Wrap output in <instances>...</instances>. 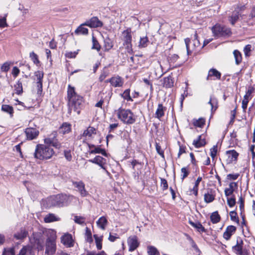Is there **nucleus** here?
Wrapping results in <instances>:
<instances>
[{"instance_id":"obj_4","label":"nucleus","mask_w":255,"mask_h":255,"mask_svg":"<svg viewBox=\"0 0 255 255\" xmlns=\"http://www.w3.org/2000/svg\"><path fill=\"white\" fill-rule=\"evenodd\" d=\"M47 236L45 253L47 255H53L56 250V232L52 229H49L45 232Z\"/></svg>"},{"instance_id":"obj_15","label":"nucleus","mask_w":255,"mask_h":255,"mask_svg":"<svg viewBox=\"0 0 255 255\" xmlns=\"http://www.w3.org/2000/svg\"><path fill=\"white\" fill-rule=\"evenodd\" d=\"M25 133L27 139L32 140L38 135L39 131L34 128H28L25 129Z\"/></svg>"},{"instance_id":"obj_29","label":"nucleus","mask_w":255,"mask_h":255,"mask_svg":"<svg viewBox=\"0 0 255 255\" xmlns=\"http://www.w3.org/2000/svg\"><path fill=\"white\" fill-rule=\"evenodd\" d=\"M148 43V38L146 36L140 37L138 47L139 48L146 47Z\"/></svg>"},{"instance_id":"obj_36","label":"nucleus","mask_w":255,"mask_h":255,"mask_svg":"<svg viewBox=\"0 0 255 255\" xmlns=\"http://www.w3.org/2000/svg\"><path fill=\"white\" fill-rule=\"evenodd\" d=\"M121 97L127 101H132V99L130 96V90L129 89L126 90L123 93L121 94Z\"/></svg>"},{"instance_id":"obj_12","label":"nucleus","mask_w":255,"mask_h":255,"mask_svg":"<svg viewBox=\"0 0 255 255\" xmlns=\"http://www.w3.org/2000/svg\"><path fill=\"white\" fill-rule=\"evenodd\" d=\"M84 24L91 28L102 27L103 25V22L96 16L92 17L89 20L86 21L84 22Z\"/></svg>"},{"instance_id":"obj_5","label":"nucleus","mask_w":255,"mask_h":255,"mask_svg":"<svg viewBox=\"0 0 255 255\" xmlns=\"http://www.w3.org/2000/svg\"><path fill=\"white\" fill-rule=\"evenodd\" d=\"M116 112L118 118L124 124L131 125L135 122V117L130 110L120 108Z\"/></svg>"},{"instance_id":"obj_8","label":"nucleus","mask_w":255,"mask_h":255,"mask_svg":"<svg viewBox=\"0 0 255 255\" xmlns=\"http://www.w3.org/2000/svg\"><path fill=\"white\" fill-rule=\"evenodd\" d=\"M244 242L241 238L237 237L236 245L232 247L233 252L237 255H248V251L244 249Z\"/></svg>"},{"instance_id":"obj_28","label":"nucleus","mask_w":255,"mask_h":255,"mask_svg":"<svg viewBox=\"0 0 255 255\" xmlns=\"http://www.w3.org/2000/svg\"><path fill=\"white\" fill-rule=\"evenodd\" d=\"M190 224L194 228H196L197 231L199 232L200 233H203L206 232V229L205 228L202 226V225L199 223V222H193L192 221H189Z\"/></svg>"},{"instance_id":"obj_50","label":"nucleus","mask_w":255,"mask_h":255,"mask_svg":"<svg viewBox=\"0 0 255 255\" xmlns=\"http://www.w3.org/2000/svg\"><path fill=\"white\" fill-rule=\"evenodd\" d=\"M181 171L183 174L181 175V179L183 181L185 178H186L189 174V171L187 167H182L181 169Z\"/></svg>"},{"instance_id":"obj_54","label":"nucleus","mask_w":255,"mask_h":255,"mask_svg":"<svg viewBox=\"0 0 255 255\" xmlns=\"http://www.w3.org/2000/svg\"><path fill=\"white\" fill-rule=\"evenodd\" d=\"M74 221L77 224L82 225L85 222V218L81 216H75L74 217Z\"/></svg>"},{"instance_id":"obj_44","label":"nucleus","mask_w":255,"mask_h":255,"mask_svg":"<svg viewBox=\"0 0 255 255\" xmlns=\"http://www.w3.org/2000/svg\"><path fill=\"white\" fill-rule=\"evenodd\" d=\"M29 57L34 64L36 65L39 64L40 61L38 59V56L34 52H31V53H30Z\"/></svg>"},{"instance_id":"obj_37","label":"nucleus","mask_w":255,"mask_h":255,"mask_svg":"<svg viewBox=\"0 0 255 255\" xmlns=\"http://www.w3.org/2000/svg\"><path fill=\"white\" fill-rule=\"evenodd\" d=\"M95 133V128L93 127H89L86 130L84 131L83 135L84 136L90 137L93 134Z\"/></svg>"},{"instance_id":"obj_22","label":"nucleus","mask_w":255,"mask_h":255,"mask_svg":"<svg viewBox=\"0 0 255 255\" xmlns=\"http://www.w3.org/2000/svg\"><path fill=\"white\" fill-rule=\"evenodd\" d=\"M84 26H86L85 24H84V23L79 26L74 31L75 34L76 35H88L89 30L88 28L84 27Z\"/></svg>"},{"instance_id":"obj_24","label":"nucleus","mask_w":255,"mask_h":255,"mask_svg":"<svg viewBox=\"0 0 255 255\" xmlns=\"http://www.w3.org/2000/svg\"><path fill=\"white\" fill-rule=\"evenodd\" d=\"M166 110V108L164 107L162 104H159L158 105V108L155 112V118L160 119L161 118L164 116V112Z\"/></svg>"},{"instance_id":"obj_9","label":"nucleus","mask_w":255,"mask_h":255,"mask_svg":"<svg viewBox=\"0 0 255 255\" xmlns=\"http://www.w3.org/2000/svg\"><path fill=\"white\" fill-rule=\"evenodd\" d=\"M184 41L186 45L187 54L188 55L191 53L194 50H195L196 47L199 46L200 45L199 40L198 39L197 34L196 33H195V34H194V40H193V46H190V43H191V41L190 38H185Z\"/></svg>"},{"instance_id":"obj_2","label":"nucleus","mask_w":255,"mask_h":255,"mask_svg":"<svg viewBox=\"0 0 255 255\" xmlns=\"http://www.w3.org/2000/svg\"><path fill=\"white\" fill-rule=\"evenodd\" d=\"M72 196L63 194H59L48 197L46 200V205L48 208L53 207H61L69 205L73 199Z\"/></svg>"},{"instance_id":"obj_52","label":"nucleus","mask_w":255,"mask_h":255,"mask_svg":"<svg viewBox=\"0 0 255 255\" xmlns=\"http://www.w3.org/2000/svg\"><path fill=\"white\" fill-rule=\"evenodd\" d=\"M41 235L40 234H37L34 235V239H35V243L38 246H41L42 243H43L42 240L40 239V237H41Z\"/></svg>"},{"instance_id":"obj_61","label":"nucleus","mask_w":255,"mask_h":255,"mask_svg":"<svg viewBox=\"0 0 255 255\" xmlns=\"http://www.w3.org/2000/svg\"><path fill=\"white\" fill-rule=\"evenodd\" d=\"M239 173H236V174H229L227 175V178L229 180H236L239 176Z\"/></svg>"},{"instance_id":"obj_19","label":"nucleus","mask_w":255,"mask_h":255,"mask_svg":"<svg viewBox=\"0 0 255 255\" xmlns=\"http://www.w3.org/2000/svg\"><path fill=\"white\" fill-rule=\"evenodd\" d=\"M236 231V227L235 226L232 225L228 226L223 234V237L226 240H229Z\"/></svg>"},{"instance_id":"obj_53","label":"nucleus","mask_w":255,"mask_h":255,"mask_svg":"<svg viewBox=\"0 0 255 255\" xmlns=\"http://www.w3.org/2000/svg\"><path fill=\"white\" fill-rule=\"evenodd\" d=\"M64 157L68 161H70L72 160V156L71 150H65L64 151Z\"/></svg>"},{"instance_id":"obj_30","label":"nucleus","mask_w":255,"mask_h":255,"mask_svg":"<svg viewBox=\"0 0 255 255\" xmlns=\"http://www.w3.org/2000/svg\"><path fill=\"white\" fill-rule=\"evenodd\" d=\"M70 130L71 125L67 123H63L59 128L60 132L63 134L69 132Z\"/></svg>"},{"instance_id":"obj_33","label":"nucleus","mask_w":255,"mask_h":255,"mask_svg":"<svg viewBox=\"0 0 255 255\" xmlns=\"http://www.w3.org/2000/svg\"><path fill=\"white\" fill-rule=\"evenodd\" d=\"M44 220L45 223H50L58 221V218H57L53 214H48L44 217Z\"/></svg>"},{"instance_id":"obj_43","label":"nucleus","mask_w":255,"mask_h":255,"mask_svg":"<svg viewBox=\"0 0 255 255\" xmlns=\"http://www.w3.org/2000/svg\"><path fill=\"white\" fill-rule=\"evenodd\" d=\"M231 220L237 224H239V219L237 215V213L235 211H232L230 212Z\"/></svg>"},{"instance_id":"obj_45","label":"nucleus","mask_w":255,"mask_h":255,"mask_svg":"<svg viewBox=\"0 0 255 255\" xmlns=\"http://www.w3.org/2000/svg\"><path fill=\"white\" fill-rule=\"evenodd\" d=\"M31 248L30 246H25L20 251L18 255H26L27 253L30 254Z\"/></svg>"},{"instance_id":"obj_63","label":"nucleus","mask_w":255,"mask_h":255,"mask_svg":"<svg viewBox=\"0 0 255 255\" xmlns=\"http://www.w3.org/2000/svg\"><path fill=\"white\" fill-rule=\"evenodd\" d=\"M109 75V72L104 70L99 77V81L102 82Z\"/></svg>"},{"instance_id":"obj_59","label":"nucleus","mask_w":255,"mask_h":255,"mask_svg":"<svg viewBox=\"0 0 255 255\" xmlns=\"http://www.w3.org/2000/svg\"><path fill=\"white\" fill-rule=\"evenodd\" d=\"M9 68L10 64L7 62L4 63L1 66V70L5 72H7L9 70Z\"/></svg>"},{"instance_id":"obj_60","label":"nucleus","mask_w":255,"mask_h":255,"mask_svg":"<svg viewBox=\"0 0 255 255\" xmlns=\"http://www.w3.org/2000/svg\"><path fill=\"white\" fill-rule=\"evenodd\" d=\"M160 180H161V186L162 187V190H165L167 189L168 185V183H167L166 180L164 178H161Z\"/></svg>"},{"instance_id":"obj_64","label":"nucleus","mask_w":255,"mask_h":255,"mask_svg":"<svg viewBox=\"0 0 255 255\" xmlns=\"http://www.w3.org/2000/svg\"><path fill=\"white\" fill-rule=\"evenodd\" d=\"M3 255H15L14 249L11 248L5 250L3 253Z\"/></svg>"},{"instance_id":"obj_14","label":"nucleus","mask_w":255,"mask_h":255,"mask_svg":"<svg viewBox=\"0 0 255 255\" xmlns=\"http://www.w3.org/2000/svg\"><path fill=\"white\" fill-rule=\"evenodd\" d=\"M221 77V73L217 70L214 68H212L208 71V76L206 80L209 81L210 80H220Z\"/></svg>"},{"instance_id":"obj_11","label":"nucleus","mask_w":255,"mask_h":255,"mask_svg":"<svg viewBox=\"0 0 255 255\" xmlns=\"http://www.w3.org/2000/svg\"><path fill=\"white\" fill-rule=\"evenodd\" d=\"M124 44L126 45L127 49H131V40L132 36L131 34L130 28H128L123 32Z\"/></svg>"},{"instance_id":"obj_34","label":"nucleus","mask_w":255,"mask_h":255,"mask_svg":"<svg viewBox=\"0 0 255 255\" xmlns=\"http://www.w3.org/2000/svg\"><path fill=\"white\" fill-rule=\"evenodd\" d=\"M211 222L213 224H216L220 221V216L217 211L213 212L210 216Z\"/></svg>"},{"instance_id":"obj_48","label":"nucleus","mask_w":255,"mask_h":255,"mask_svg":"<svg viewBox=\"0 0 255 255\" xmlns=\"http://www.w3.org/2000/svg\"><path fill=\"white\" fill-rule=\"evenodd\" d=\"M86 236V241L87 242L89 243H91L93 242V239H92V233L90 229L86 227V233H85Z\"/></svg>"},{"instance_id":"obj_25","label":"nucleus","mask_w":255,"mask_h":255,"mask_svg":"<svg viewBox=\"0 0 255 255\" xmlns=\"http://www.w3.org/2000/svg\"><path fill=\"white\" fill-rule=\"evenodd\" d=\"M107 224L108 220L104 216L100 217L97 221V225L98 227L103 230H105L106 229Z\"/></svg>"},{"instance_id":"obj_7","label":"nucleus","mask_w":255,"mask_h":255,"mask_svg":"<svg viewBox=\"0 0 255 255\" xmlns=\"http://www.w3.org/2000/svg\"><path fill=\"white\" fill-rule=\"evenodd\" d=\"M57 133L56 131H53L48 137L44 139L45 145L49 146H52L56 149H59L61 147V144L57 138Z\"/></svg>"},{"instance_id":"obj_26","label":"nucleus","mask_w":255,"mask_h":255,"mask_svg":"<svg viewBox=\"0 0 255 255\" xmlns=\"http://www.w3.org/2000/svg\"><path fill=\"white\" fill-rule=\"evenodd\" d=\"M226 154L228 156L230 162L237 160L239 155L238 153L235 150L227 151Z\"/></svg>"},{"instance_id":"obj_55","label":"nucleus","mask_w":255,"mask_h":255,"mask_svg":"<svg viewBox=\"0 0 255 255\" xmlns=\"http://www.w3.org/2000/svg\"><path fill=\"white\" fill-rule=\"evenodd\" d=\"M155 148L157 152L163 158H164V151L162 150L159 143L156 142Z\"/></svg>"},{"instance_id":"obj_6","label":"nucleus","mask_w":255,"mask_h":255,"mask_svg":"<svg viewBox=\"0 0 255 255\" xmlns=\"http://www.w3.org/2000/svg\"><path fill=\"white\" fill-rule=\"evenodd\" d=\"M213 35L217 37L229 36L231 35V29L226 26L217 24L212 28Z\"/></svg>"},{"instance_id":"obj_62","label":"nucleus","mask_w":255,"mask_h":255,"mask_svg":"<svg viewBox=\"0 0 255 255\" xmlns=\"http://www.w3.org/2000/svg\"><path fill=\"white\" fill-rule=\"evenodd\" d=\"M179 58L178 55L176 54H173L169 58V61L170 63H175Z\"/></svg>"},{"instance_id":"obj_38","label":"nucleus","mask_w":255,"mask_h":255,"mask_svg":"<svg viewBox=\"0 0 255 255\" xmlns=\"http://www.w3.org/2000/svg\"><path fill=\"white\" fill-rule=\"evenodd\" d=\"M208 103L211 106L212 112L215 111L217 110L218 108V102L216 99L211 98Z\"/></svg>"},{"instance_id":"obj_58","label":"nucleus","mask_w":255,"mask_h":255,"mask_svg":"<svg viewBox=\"0 0 255 255\" xmlns=\"http://www.w3.org/2000/svg\"><path fill=\"white\" fill-rule=\"evenodd\" d=\"M251 48L252 46L250 44H248L245 47L244 51L246 57H248L250 55V53L251 51Z\"/></svg>"},{"instance_id":"obj_39","label":"nucleus","mask_w":255,"mask_h":255,"mask_svg":"<svg viewBox=\"0 0 255 255\" xmlns=\"http://www.w3.org/2000/svg\"><path fill=\"white\" fill-rule=\"evenodd\" d=\"M94 238L95 240L97 248L98 250H101L102 248V238L103 236L99 237L97 235H94Z\"/></svg>"},{"instance_id":"obj_20","label":"nucleus","mask_w":255,"mask_h":255,"mask_svg":"<svg viewBox=\"0 0 255 255\" xmlns=\"http://www.w3.org/2000/svg\"><path fill=\"white\" fill-rule=\"evenodd\" d=\"M28 235L27 231L24 228H21L19 231L14 234V238L16 240H22Z\"/></svg>"},{"instance_id":"obj_41","label":"nucleus","mask_w":255,"mask_h":255,"mask_svg":"<svg viewBox=\"0 0 255 255\" xmlns=\"http://www.w3.org/2000/svg\"><path fill=\"white\" fill-rule=\"evenodd\" d=\"M43 72L41 71H37L34 73L36 82H42L43 78Z\"/></svg>"},{"instance_id":"obj_40","label":"nucleus","mask_w":255,"mask_h":255,"mask_svg":"<svg viewBox=\"0 0 255 255\" xmlns=\"http://www.w3.org/2000/svg\"><path fill=\"white\" fill-rule=\"evenodd\" d=\"M92 43L93 45L92 49H96L98 51H99L101 49V45L97 39L94 36L92 37Z\"/></svg>"},{"instance_id":"obj_21","label":"nucleus","mask_w":255,"mask_h":255,"mask_svg":"<svg viewBox=\"0 0 255 255\" xmlns=\"http://www.w3.org/2000/svg\"><path fill=\"white\" fill-rule=\"evenodd\" d=\"M61 243L64 245L69 247L73 246V241L71 235L69 234L63 235L61 237Z\"/></svg>"},{"instance_id":"obj_56","label":"nucleus","mask_w":255,"mask_h":255,"mask_svg":"<svg viewBox=\"0 0 255 255\" xmlns=\"http://www.w3.org/2000/svg\"><path fill=\"white\" fill-rule=\"evenodd\" d=\"M240 204V209L241 211V215H242L243 213L244 212V200L242 196H241L238 201Z\"/></svg>"},{"instance_id":"obj_46","label":"nucleus","mask_w":255,"mask_h":255,"mask_svg":"<svg viewBox=\"0 0 255 255\" xmlns=\"http://www.w3.org/2000/svg\"><path fill=\"white\" fill-rule=\"evenodd\" d=\"M14 87L17 94L19 95L22 93V86L21 82L18 81Z\"/></svg>"},{"instance_id":"obj_16","label":"nucleus","mask_w":255,"mask_h":255,"mask_svg":"<svg viewBox=\"0 0 255 255\" xmlns=\"http://www.w3.org/2000/svg\"><path fill=\"white\" fill-rule=\"evenodd\" d=\"M89 161L96 164L100 166L102 169L107 172L105 164L106 163V159L101 156H96L94 158L89 160Z\"/></svg>"},{"instance_id":"obj_32","label":"nucleus","mask_w":255,"mask_h":255,"mask_svg":"<svg viewBox=\"0 0 255 255\" xmlns=\"http://www.w3.org/2000/svg\"><path fill=\"white\" fill-rule=\"evenodd\" d=\"M104 47L106 51H109L113 48V43L111 39L107 37L104 39Z\"/></svg>"},{"instance_id":"obj_51","label":"nucleus","mask_w":255,"mask_h":255,"mask_svg":"<svg viewBox=\"0 0 255 255\" xmlns=\"http://www.w3.org/2000/svg\"><path fill=\"white\" fill-rule=\"evenodd\" d=\"M205 121L204 119L200 118L194 122V125L196 127L201 128L205 124Z\"/></svg>"},{"instance_id":"obj_35","label":"nucleus","mask_w":255,"mask_h":255,"mask_svg":"<svg viewBox=\"0 0 255 255\" xmlns=\"http://www.w3.org/2000/svg\"><path fill=\"white\" fill-rule=\"evenodd\" d=\"M147 250L148 255H160L157 249L153 246H148Z\"/></svg>"},{"instance_id":"obj_10","label":"nucleus","mask_w":255,"mask_h":255,"mask_svg":"<svg viewBox=\"0 0 255 255\" xmlns=\"http://www.w3.org/2000/svg\"><path fill=\"white\" fill-rule=\"evenodd\" d=\"M105 82L110 83L111 86L113 87L120 88L123 86L124 84V80L122 77L119 75H115L111 78L106 80Z\"/></svg>"},{"instance_id":"obj_49","label":"nucleus","mask_w":255,"mask_h":255,"mask_svg":"<svg viewBox=\"0 0 255 255\" xmlns=\"http://www.w3.org/2000/svg\"><path fill=\"white\" fill-rule=\"evenodd\" d=\"M227 204L230 207H234L236 203V198L235 197V196L234 195L233 197L231 198H227Z\"/></svg>"},{"instance_id":"obj_23","label":"nucleus","mask_w":255,"mask_h":255,"mask_svg":"<svg viewBox=\"0 0 255 255\" xmlns=\"http://www.w3.org/2000/svg\"><path fill=\"white\" fill-rule=\"evenodd\" d=\"M162 81V85L163 87L169 88L173 86L174 80L173 78L170 76L164 77Z\"/></svg>"},{"instance_id":"obj_3","label":"nucleus","mask_w":255,"mask_h":255,"mask_svg":"<svg viewBox=\"0 0 255 255\" xmlns=\"http://www.w3.org/2000/svg\"><path fill=\"white\" fill-rule=\"evenodd\" d=\"M54 154L53 148L45 144H37L36 146L34 156L39 160H47L51 158Z\"/></svg>"},{"instance_id":"obj_42","label":"nucleus","mask_w":255,"mask_h":255,"mask_svg":"<svg viewBox=\"0 0 255 255\" xmlns=\"http://www.w3.org/2000/svg\"><path fill=\"white\" fill-rule=\"evenodd\" d=\"M1 110L4 112H6L10 115H12L13 114V108L7 105H3L1 107Z\"/></svg>"},{"instance_id":"obj_27","label":"nucleus","mask_w":255,"mask_h":255,"mask_svg":"<svg viewBox=\"0 0 255 255\" xmlns=\"http://www.w3.org/2000/svg\"><path fill=\"white\" fill-rule=\"evenodd\" d=\"M193 144L197 148L202 147L206 144L205 139L202 138V135H199L197 139L194 140Z\"/></svg>"},{"instance_id":"obj_18","label":"nucleus","mask_w":255,"mask_h":255,"mask_svg":"<svg viewBox=\"0 0 255 255\" xmlns=\"http://www.w3.org/2000/svg\"><path fill=\"white\" fill-rule=\"evenodd\" d=\"M128 243L129 246V251L130 252L134 251L139 246V243L136 236L129 237L128 239Z\"/></svg>"},{"instance_id":"obj_57","label":"nucleus","mask_w":255,"mask_h":255,"mask_svg":"<svg viewBox=\"0 0 255 255\" xmlns=\"http://www.w3.org/2000/svg\"><path fill=\"white\" fill-rule=\"evenodd\" d=\"M217 145H214L213 147L210 149V156L213 159L216 157L217 152Z\"/></svg>"},{"instance_id":"obj_31","label":"nucleus","mask_w":255,"mask_h":255,"mask_svg":"<svg viewBox=\"0 0 255 255\" xmlns=\"http://www.w3.org/2000/svg\"><path fill=\"white\" fill-rule=\"evenodd\" d=\"M235 62L237 65H239L242 61V56L241 53L238 50H235L233 52Z\"/></svg>"},{"instance_id":"obj_17","label":"nucleus","mask_w":255,"mask_h":255,"mask_svg":"<svg viewBox=\"0 0 255 255\" xmlns=\"http://www.w3.org/2000/svg\"><path fill=\"white\" fill-rule=\"evenodd\" d=\"M240 11V9L237 8L232 12L231 15L228 16V20L232 25H234L236 22L239 20L240 16H242Z\"/></svg>"},{"instance_id":"obj_1","label":"nucleus","mask_w":255,"mask_h":255,"mask_svg":"<svg viewBox=\"0 0 255 255\" xmlns=\"http://www.w3.org/2000/svg\"><path fill=\"white\" fill-rule=\"evenodd\" d=\"M67 99L68 100L69 112L71 113V111L73 110L78 114H79L83 107V99L82 96L76 92L75 88L70 85L68 86Z\"/></svg>"},{"instance_id":"obj_47","label":"nucleus","mask_w":255,"mask_h":255,"mask_svg":"<svg viewBox=\"0 0 255 255\" xmlns=\"http://www.w3.org/2000/svg\"><path fill=\"white\" fill-rule=\"evenodd\" d=\"M215 199L214 196L209 193L205 194L204 201L206 203H210L213 201Z\"/></svg>"},{"instance_id":"obj_13","label":"nucleus","mask_w":255,"mask_h":255,"mask_svg":"<svg viewBox=\"0 0 255 255\" xmlns=\"http://www.w3.org/2000/svg\"><path fill=\"white\" fill-rule=\"evenodd\" d=\"M72 184L75 187L78 189V190L81 196L86 197L87 196L88 193L85 189V184L83 181H73Z\"/></svg>"}]
</instances>
